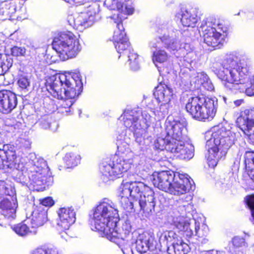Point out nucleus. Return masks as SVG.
<instances>
[{
  "instance_id": "0eeeda50",
  "label": "nucleus",
  "mask_w": 254,
  "mask_h": 254,
  "mask_svg": "<svg viewBox=\"0 0 254 254\" xmlns=\"http://www.w3.org/2000/svg\"><path fill=\"white\" fill-rule=\"evenodd\" d=\"M118 206L111 200L104 199L94 209L91 223L95 229L106 236L110 233L111 226H115L119 221Z\"/></svg>"
},
{
  "instance_id": "6ab92c4d",
  "label": "nucleus",
  "mask_w": 254,
  "mask_h": 254,
  "mask_svg": "<svg viewBox=\"0 0 254 254\" xmlns=\"http://www.w3.org/2000/svg\"><path fill=\"white\" fill-rule=\"evenodd\" d=\"M175 174L176 173L170 171L154 172L150 179L155 187L168 192L175 177Z\"/></svg>"
},
{
  "instance_id": "603ef678",
  "label": "nucleus",
  "mask_w": 254,
  "mask_h": 254,
  "mask_svg": "<svg viewBox=\"0 0 254 254\" xmlns=\"http://www.w3.org/2000/svg\"><path fill=\"white\" fill-rule=\"evenodd\" d=\"M202 86L208 91H211L214 89L213 85L209 79V78H208V80H207L202 85Z\"/></svg>"
},
{
  "instance_id": "8fccbe9b",
  "label": "nucleus",
  "mask_w": 254,
  "mask_h": 254,
  "mask_svg": "<svg viewBox=\"0 0 254 254\" xmlns=\"http://www.w3.org/2000/svg\"><path fill=\"white\" fill-rule=\"evenodd\" d=\"M41 203L42 205L45 206H51L54 204V201L51 197H48L43 199Z\"/></svg>"
},
{
  "instance_id": "2f4dec72",
  "label": "nucleus",
  "mask_w": 254,
  "mask_h": 254,
  "mask_svg": "<svg viewBox=\"0 0 254 254\" xmlns=\"http://www.w3.org/2000/svg\"><path fill=\"white\" fill-rule=\"evenodd\" d=\"M8 146L7 145H3V149H2L3 151V154H5L6 157V161L5 163H7L5 165L9 168H16V155L15 151L10 150H5V148H7Z\"/></svg>"
},
{
  "instance_id": "4c0bfd02",
  "label": "nucleus",
  "mask_w": 254,
  "mask_h": 254,
  "mask_svg": "<svg viewBox=\"0 0 254 254\" xmlns=\"http://www.w3.org/2000/svg\"><path fill=\"white\" fill-rule=\"evenodd\" d=\"M13 230L21 236H26L29 233L32 232V231L30 230L29 228L25 223H20L14 226Z\"/></svg>"
},
{
  "instance_id": "69168bd1",
  "label": "nucleus",
  "mask_w": 254,
  "mask_h": 254,
  "mask_svg": "<svg viewBox=\"0 0 254 254\" xmlns=\"http://www.w3.org/2000/svg\"><path fill=\"white\" fill-rule=\"evenodd\" d=\"M0 225H2V223H0Z\"/></svg>"
},
{
  "instance_id": "a211bd4d",
  "label": "nucleus",
  "mask_w": 254,
  "mask_h": 254,
  "mask_svg": "<svg viewBox=\"0 0 254 254\" xmlns=\"http://www.w3.org/2000/svg\"><path fill=\"white\" fill-rule=\"evenodd\" d=\"M191 189V185L187 174L177 172L168 192L174 195L185 194Z\"/></svg>"
},
{
  "instance_id": "20e7f679",
  "label": "nucleus",
  "mask_w": 254,
  "mask_h": 254,
  "mask_svg": "<svg viewBox=\"0 0 254 254\" xmlns=\"http://www.w3.org/2000/svg\"><path fill=\"white\" fill-rule=\"evenodd\" d=\"M128 138L123 134L117 136V151L112 160L104 162L100 166L104 181L120 178L131 167L133 163L132 152L128 142Z\"/></svg>"
},
{
  "instance_id": "c85d7f7f",
  "label": "nucleus",
  "mask_w": 254,
  "mask_h": 254,
  "mask_svg": "<svg viewBox=\"0 0 254 254\" xmlns=\"http://www.w3.org/2000/svg\"><path fill=\"white\" fill-rule=\"evenodd\" d=\"M174 225L179 231L183 232L184 236L190 238L193 235L192 230L190 228V223L183 216H179L174 219Z\"/></svg>"
},
{
  "instance_id": "79ce46f5",
  "label": "nucleus",
  "mask_w": 254,
  "mask_h": 254,
  "mask_svg": "<svg viewBox=\"0 0 254 254\" xmlns=\"http://www.w3.org/2000/svg\"><path fill=\"white\" fill-rule=\"evenodd\" d=\"M17 84L19 88L25 92L29 90L30 86V80L25 76L20 77L17 81Z\"/></svg>"
},
{
  "instance_id": "49530a36",
  "label": "nucleus",
  "mask_w": 254,
  "mask_h": 254,
  "mask_svg": "<svg viewBox=\"0 0 254 254\" xmlns=\"http://www.w3.org/2000/svg\"><path fill=\"white\" fill-rule=\"evenodd\" d=\"M207 75L203 72L197 73L196 76L195 77V82L198 84L201 85L208 80Z\"/></svg>"
},
{
  "instance_id": "6e6d98bb",
  "label": "nucleus",
  "mask_w": 254,
  "mask_h": 254,
  "mask_svg": "<svg viewBox=\"0 0 254 254\" xmlns=\"http://www.w3.org/2000/svg\"><path fill=\"white\" fill-rule=\"evenodd\" d=\"M3 151L0 148V169H2L5 165L4 164V161L2 158V155L3 154Z\"/></svg>"
},
{
  "instance_id": "cd10ccee",
  "label": "nucleus",
  "mask_w": 254,
  "mask_h": 254,
  "mask_svg": "<svg viewBox=\"0 0 254 254\" xmlns=\"http://www.w3.org/2000/svg\"><path fill=\"white\" fill-rule=\"evenodd\" d=\"M47 221V211L39 207L33 212L30 220L31 227L35 228L42 226Z\"/></svg>"
},
{
  "instance_id": "a19ab883",
  "label": "nucleus",
  "mask_w": 254,
  "mask_h": 254,
  "mask_svg": "<svg viewBox=\"0 0 254 254\" xmlns=\"http://www.w3.org/2000/svg\"><path fill=\"white\" fill-rule=\"evenodd\" d=\"M195 235L198 237L202 238L207 235L208 227L206 225L203 224L201 226V229H200L199 223L195 221Z\"/></svg>"
},
{
  "instance_id": "9b49d317",
  "label": "nucleus",
  "mask_w": 254,
  "mask_h": 254,
  "mask_svg": "<svg viewBox=\"0 0 254 254\" xmlns=\"http://www.w3.org/2000/svg\"><path fill=\"white\" fill-rule=\"evenodd\" d=\"M31 160L28 166L29 171L32 174L29 177L30 185L33 186V189L37 191H43L46 186L51 185L53 183V178L51 176L46 161L42 158H37L35 155H30Z\"/></svg>"
},
{
  "instance_id": "7c9ffc66",
  "label": "nucleus",
  "mask_w": 254,
  "mask_h": 254,
  "mask_svg": "<svg viewBox=\"0 0 254 254\" xmlns=\"http://www.w3.org/2000/svg\"><path fill=\"white\" fill-rule=\"evenodd\" d=\"M123 57L124 58H127V63L132 70L136 71L140 69V66L138 55L136 53L134 52L133 49L128 52L126 56Z\"/></svg>"
},
{
  "instance_id": "58836bf2",
  "label": "nucleus",
  "mask_w": 254,
  "mask_h": 254,
  "mask_svg": "<svg viewBox=\"0 0 254 254\" xmlns=\"http://www.w3.org/2000/svg\"><path fill=\"white\" fill-rule=\"evenodd\" d=\"M169 104L161 103L160 107L154 111V115L158 118H164L168 113Z\"/></svg>"
},
{
  "instance_id": "2eb2a0df",
  "label": "nucleus",
  "mask_w": 254,
  "mask_h": 254,
  "mask_svg": "<svg viewBox=\"0 0 254 254\" xmlns=\"http://www.w3.org/2000/svg\"><path fill=\"white\" fill-rule=\"evenodd\" d=\"M240 128L254 144V110H246L237 119Z\"/></svg>"
},
{
  "instance_id": "ea45409f",
  "label": "nucleus",
  "mask_w": 254,
  "mask_h": 254,
  "mask_svg": "<svg viewBox=\"0 0 254 254\" xmlns=\"http://www.w3.org/2000/svg\"><path fill=\"white\" fill-rule=\"evenodd\" d=\"M245 163L246 170L254 168V152H246L245 155Z\"/></svg>"
},
{
  "instance_id": "423d86ee",
  "label": "nucleus",
  "mask_w": 254,
  "mask_h": 254,
  "mask_svg": "<svg viewBox=\"0 0 254 254\" xmlns=\"http://www.w3.org/2000/svg\"><path fill=\"white\" fill-rule=\"evenodd\" d=\"M152 115H154V111L151 109L146 108L143 111L134 109L126 110L121 116L124 126L133 132L135 140L139 145L143 144V134L155 121Z\"/></svg>"
},
{
  "instance_id": "ddd939ff",
  "label": "nucleus",
  "mask_w": 254,
  "mask_h": 254,
  "mask_svg": "<svg viewBox=\"0 0 254 254\" xmlns=\"http://www.w3.org/2000/svg\"><path fill=\"white\" fill-rule=\"evenodd\" d=\"M203 41L208 46L220 48L225 42L227 28L218 22L203 20L199 27Z\"/></svg>"
},
{
  "instance_id": "c756f323",
  "label": "nucleus",
  "mask_w": 254,
  "mask_h": 254,
  "mask_svg": "<svg viewBox=\"0 0 254 254\" xmlns=\"http://www.w3.org/2000/svg\"><path fill=\"white\" fill-rule=\"evenodd\" d=\"M189 246L181 239H177L168 246L167 252L169 254H187L189 251Z\"/></svg>"
},
{
  "instance_id": "e433bc0d",
  "label": "nucleus",
  "mask_w": 254,
  "mask_h": 254,
  "mask_svg": "<svg viewBox=\"0 0 254 254\" xmlns=\"http://www.w3.org/2000/svg\"><path fill=\"white\" fill-rule=\"evenodd\" d=\"M176 234L172 231H165L161 233L159 235V242L160 244L167 245L168 242L172 241L175 242L176 240Z\"/></svg>"
},
{
  "instance_id": "f257e3e1",
  "label": "nucleus",
  "mask_w": 254,
  "mask_h": 254,
  "mask_svg": "<svg viewBox=\"0 0 254 254\" xmlns=\"http://www.w3.org/2000/svg\"><path fill=\"white\" fill-rule=\"evenodd\" d=\"M251 65V61L248 57L238 58L230 55L225 57L221 64H215L213 71L223 81L226 88L232 91H245L247 95L253 96H254V76L251 78L245 89L243 84Z\"/></svg>"
},
{
  "instance_id": "393cba45",
  "label": "nucleus",
  "mask_w": 254,
  "mask_h": 254,
  "mask_svg": "<svg viewBox=\"0 0 254 254\" xmlns=\"http://www.w3.org/2000/svg\"><path fill=\"white\" fill-rule=\"evenodd\" d=\"M154 95L159 103L170 104L173 99L172 89L165 84H160L155 88Z\"/></svg>"
},
{
  "instance_id": "de8ad7c7",
  "label": "nucleus",
  "mask_w": 254,
  "mask_h": 254,
  "mask_svg": "<svg viewBox=\"0 0 254 254\" xmlns=\"http://www.w3.org/2000/svg\"><path fill=\"white\" fill-rule=\"evenodd\" d=\"M233 245L237 248L242 247L245 246V239L239 237H235L233 239Z\"/></svg>"
},
{
  "instance_id": "1a4fd4ad",
  "label": "nucleus",
  "mask_w": 254,
  "mask_h": 254,
  "mask_svg": "<svg viewBox=\"0 0 254 254\" xmlns=\"http://www.w3.org/2000/svg\"><path fill=\"white\" fill-rule=\"evenodd\" d=\"M158 32L161 35L159 39L165 48L170 52H173L174 54L179 51L183 55L186 53L183 57L184 62L188 64L192 62L194 54L190 51L191 49L189 44L181 43L182 34L180 31L163 26L159 29Z\"/></svg>"
},
{
  "instance_id": "72a5a7b5",
  "label": "nucleus",
  "mask_w": 254,
  "mask_h": 254,
  "mask_svg": "<svg viewBox=\"0 0 254 254\" xmlns=\"http://www.w3.org/2000/svg\"><path fill=\"white\" fill-rule=\"evenodd\" d=\"M80 156L73 152L67 153L64 157V161L67 168L76 166L79 163Z\"/></svg>"
},
{
  "instance_id": "dca6fc26",
  "label": "nucleus",
  "mask_w": 254,
  "mask_h": 254,
  "mask_svg": "<svg viewBox=\"0 0 254 254\" xmlns=\"http://www.w3.org/2000/svg\"><path fill=\"white\" fill-rule=\"evenodd\" d=\"M105 4L111 9H117L119 13L114 14L112 19L114 20V23L117 24L118 22L122 24L123 19L127 18L126 16L132 14L134 11L133 7L129 4L127 2H119L116 0H106Z\"/></svg>"
},
{
  "instance_id": "f03ea898",
  "label": "nucleus",
  "mask_w": 254,
  "mask_h": 254,
  "mask_svg": "<svg viewBox=\"0 0 254 254\" xmlns=\"http://www.w3.org/2000/svg\"><path fill=\"white\" fill-rule=\"evenodd\" d=\"M120 196L124 208L134 212L133 204L128 197L138 200L140 209L147 217L153 213L156 204L153 190L141 182H123L120 188Z\"/></svg>"
},
{
  "instance_id": "13d9d810",
  "label": "nucleus",
  "mask_w": 254,
  "mask_h": 254,
  "mask_svg": "<svg viewBox=\"0 0 254 254\" xmlns=\"http://www.w3.org/2000/svg\"><path fill=\"white\" fill-rule=\"evenodd\" d=\"M201 254H217V252L214 250L202 252Z\"/></svg>"
},
{
  "instance_id": "4468645a",
  "label": "nucleus",
  "mask_w": 254,
  "mask_h": 254,
  "mask_svg": "<svg viewBox=\"0 0 254 254\" xmlns=\"http://www.w3.org/2000/svg\"><path fill=\"white\" fill-rule=\"evenodd\" d=\"M91 7H90L88 12H81L69 16L68 21L69 24L80 31L91 26L95 21V13H91Z\"/></svg>"
},
{
  "instance_id": "c9c22d12",
  "label": "nucleus",
  "mask_w": 254,
  "mask_h": 254,
  "mask_svg": "<svg viewBox=\"0 0 254 254\" xmlns=\"http://www.w3.org/2000/svg\"><path fill=\"white\" fill-rule=\"evenodd\" d=\"M168 59V55L164 50H156L153 51L152 60L154 63H163Z\"/></svg>"
},
{
  "instance_id": "f3484780",
  "label": "nucleus",
  "mask_w": 254,
  "mask_h": 254,
  "mask_svg": "<svg viewBox=\"0 0 254 254\" xmlns=\"http://www.w3.org/2000/svg\"><path fill=\"white\" fill-rule=\"evenodd\" d=\"M117 22V29L114 31L113 39L115 48L118 53L120 54V58L121 56H126L128 53L127 52L130 51L132 49L129 46V43L126 36L123 24Z\"/></svg>"
},
{
  "instance_id": "3c124183",
  "label": "nucleus",
  "mask_w": 254,
  "mask_h": 254,
  "mask_svg": "<svg viewBox=\"0 0 254 254\" xmlns=\"http://www.w3.org/2000/svg\"><path fill=\"white\" fill-rule=\"evenodd\" d=\"M0 187H1V192L7 195H10L9 188L5 186V183L4 181H0Z\"/></svg>"
},
{
  "instance_id": "7ed1b4c3",
  "label": "nucleus",
  "mask_w": 254,
  "mask_h": 254,
  "mask_svg": "<svg viewBox=\"0 0 254 254\" xmlns=\"http://www.w3.org/2000/svg\"><path fill=\"white\" fill-rule=\"evenodd\" d=\"M48 90L55 98L61 99V106L70 112V108L74 102L73 99L78 96L82 90L83 85L80 75L74 73L56 74L50 77L48 82Z\"/></svg>"
},
{
  "instance_id": "e2e57ef3",
  "label": "nucleus",
  "mask_w": 254,
  "mask_h": 254,
  "mask_svg": "<svg viewBox=\"0 0 254 254\" xmlns=\"http://www.w3.org/2000/svg\"><path fill=\"white\" fill-rule=\"evenodd\" d=\"M1 68H2V71H1V72L0 71V75H2V74H3V67H2V66H1Z\"/></svg>"
},
{
  "instance_id": "0e129e2a",
  "label": "nucleus",
  "mask_w": 254,
  "mask_h": 254,
  "mask_svg": "<svg viewBox=\"0 0 254 254\" xmlns=\"http://www.w3.org/2000/svg\"><path fill=\"white\" fill-rule=\"evenodd\" d=\"M122 251H123V252L124 253H125V252H124V251H123V249H122Z\"/></svg>"
},
{
  "instance_id": "412c9836",
  "label": "nucleus",
  "mask_w": 254,
  "mask_h": 254,
  "mask_svg": "<svg viewBox=\"0 0 254 254\" xmlns=\"http://www.w3.org/2000/svg\"><path fill=\"white\" fill-rule=\"evenodd\" d=\"M136 237V249L140 253H146L154 246V236L153 233L144 232L141 233L137 232L133 233Z\"/></svg>"
},
{
  "instance_id": "052dcab7",
  "label": "nucleus",
  "mask_w": 254,
  "mask_h": 254,
  "mask_svg": "<svg viewBox=\"0 0 254 254\" xmlns=\"http://www.w3.org/2000/svg\"><path fill=\"white\" fill-rule=\"evenodd\" d=\"M61 238H63L65 241L67 240L68 237L67 233L65 232H63L61 233Z\"/></svg>"
},
{
  "instance_id": "09e8293b",
  "label": "nucleus",
  "mask_w": 254,
  "mask_h": 254,
  "mask_svg": "<svg viewBox=\"0 0 254 254\" xmlns=\"http://www.w3.org/2000/svg\"><path fill=\"white\" fill-rule=\"evenodd\" d=\"M138 167L140 171H142L141 175L145 176L150 170L151 167L150 164L149 163H145V164H143V163L142 162L139 165Z\"/></svg>"
},
{
  "instance_id": "5fc2aeb1",
  "label": "nucleus",
  "mask_w": 254,
  "mask_h": 254,
  "mask_svg": "<svg viewBox=\"0 0 254 254\" xmlns=\"http://www.w3.org/2000/svg\"><path fill=\"white\" fill-rule=\"evenodd\" d=\"M250 178L254 182V168L246 170Z\"/></svg>"
},
{
  "instance_id": "aec40b11",
  "label": "nucleus",
  "mask_w": 254,
  "mask_h": 254,
  "mask_svg": "<svg viewBox=\"0 0 254 254\" xmlns=\"http://www.w3.org/2000/svg\"><path fill=\"white\" fill-rule=\"evenodd\" d=\"M118 224V223H117ZM110 233L106 234V237L110 241L119 245L120 241H124L125 239L131 232V225L129 220H126L122 224L121 229H118L117 224L115 226H111Z\"/></svg>"
},
{
  "instance_id": "f704fd0d",
  "label": "nucleus",
  "mask_w": 254,
  "mask_h": 254,
  "mask_svg": "<svg viewBox=\"0 0 254 254\" xmlns=\"http://www.w3.org/2000/svg\"><path fill=\"white\" fill-rule=\"evenodd\" d=\"M0 11L1 14L6 16H11L15 11V6L11 1L6 0L0 4Z\"/></svg>"
},
{
  "instance_id": "a18cd8bd",
  "label": "nucleus",
  "mask_w": 254,
  "mask_h": 254,
  "mask_svg": "<svg viewBox=\"0 0 254 254\" xmlns=\"http://www.w3.org/2000/svg\"><path fill=\"white\" fill-rule=\"evenodd\" d=\"M247 204L251 210L253 222L254 224V195L247 196L246 198Z\"/></svg>"
},
{
  "instance_id": "b1692460",
  "label": "nucleus",
  "mask_w": 254,
  "mask_h": 254,
  "mask_svg": "<svg viewBox=\"0 0 254 254\" xmlns=\"http://www.w3.org/2000/svg\"><path fill=\"white\" fill-rule=\"evenodd\" d=\"M17 203L15 196H10V199L4 198L0 203V212L7 219H14L16 216Z\"/></svg>"
},
{
  "instance_id": "864d4df0",
  "label": "nucleus",
  "mask_w": 254,
  "mask_h": 254,
  "mask_svg": "<svg viewBox=\"0 0 254 254\" xmlns=\"http://www.w3.org/2000/svg\"><path fill=\"white\" fill-rule=\"evenodd\" d=\"M158 40L157 39H153L149 42V47L153 51V49H156L157 48Z\"/></svg>"
},
{
  "instance_id": "5701e85b",
  "label": "nucleus",
  "mask_w": 254,
  "mask_h": 254,
  "mask_svg": "<svg viewBox=\"0 0 254 254\" xmlns=\"http://www.w3.org/2000/svg\"><path fill=\"white\" fill-rule=\"evenodd\" d=\"M58 214L57 225L62 230H68L75 221V212L72 208H61L58 210Z\"/></svg>"
},
{
  "instance_id": "bb28decb",
  "label": "nucleus",
  "mask_w": 254,
  "mask_h": 254,
  "mask_svg": "<svg viewBox=\"0 0 254 254\" xmlns=\"http://www.w3.org/2000/svg\"><path fill=\"white\" fill-rule=\"evenodd\" d=\"M178 17H181V21L185 27H194L198 20V17L194 11L191 10H182Z\"/></svg>"
},
{
  "instance_id": "4be33fe9",
  "label": "nucleus",
  "mask_w": 254,
  "mask_h": 254,
  "mask_svg": "<svg viewBox=\"0 0 254 254\" xmlns=\"http://www.w3.org/2000/svg\"><path fill=\"white\" fill-rule=\"evenodd\" d=\"M17 99L15 93L9 90L0 91V112L10 113L17 106Z\"/></svg>"
},
{
  "instance_id": "37998d69",
  "label": "nucleus",
  "mask_w": 254,
  "mask_h": 254,
  "mask_svg": "<svg viewBox=\"0 0 254 254\" xmlns=\"http://www.w3.org/2000/svg\"><path fill=\"white\" fill-rule=\"evenodd\" d=\"M31 254H58V252L55 249L38 248L34 250Z\"/></svg>"
},
{
  "instance_id": "a878e982",
  "label": "nucleus",
  "mask_w": 254,
  "mask_h": 254,
  "mask_svg": "<svg viewBox=\"0 0 254 254\" xmlns=\"http://www.w3.org/2000/svg\"><path fill=\"white\" fill-rule=\"evenodd\" d=\"M153 146L157 150H163L166 149L171 153L176 154L177 157H179V152L178 151L179 150H177L175 147V143L171 141L167 134L165 138L158 137L154 141Z\"/></svg>"
},
{
  "instance_id": "c03bdc74",
  "label": "nucleus",
  "mask_w": 254,
  "mask_h": 254,
  "mask_svg": "<svg viewBox=\"0 0 254 254\" xmlns=\"http://www.w3.org/2000/svg\"><path fill=\"white\" fill-rule=\"evenodd\" d=\"M11 53L15 57L25 56L26 49L23 47L14 46L11 49Z\"/></svg>"
},
{
  "instance_id": "6e6552de",
  "label": "nucleus",
  "mask_w": 254,
  "mask_h": 254,
  "mask_svg": "<svg viewBox=\"0 0 254 254\" xmlns=\"http://www.w3.org/2000/svg\"><path fill=\"white\" fill-rule=\"evenodd\" d=\"M166 133L171 141L175 143V147L179 150V157L182 159H190L194 155L193 146L186 141V122L184 120H169L166 122Z\"/></svg>"
},
{
  "instance_id": "9d476101",
  "label": "nucleus",
  "mask_w": 254,
  "mask_h": 254,
  "mask_svg": "<svg viewBox=\"0 0 254 254\" xmlns=\"http://www.w3.org/2000/svg\"><path fill=\"white\" fill-rule=\"evenodd\" d=\"M217 101L215 99L203 96L190 98L186 105L187 112L198 121L212 120L215 115Z\"/></svg>"
},
{
  "instance_id": "473e14b6",
  "label": "nucleus",
  "mask_w": 254,
  "mask_h": 254,
  "mask_svg": "<svg viewBox=\"0 0 254 254\" xmlns=\"http://www.w3.org/2000/svg\"><path fill=\"white\" fill-rule=\"evenodd\" d=\"M40 126L44 129H49L53 132L57 131L58 127V123L53 121L51 118L47 116L43 117L40 121Z\"/></svg>"
},
{
  "instance_id": "bf43d9fd",
  "label": "nucleus",
  "mask_w": 254,
  "mask_h": 254,
  "mask_svg": "<svg viewBox=\"0 0 254 254\" xmlns=\"http://www.w3.org/2000/svg\"><path fill=\"white\" fill-rule=\"evenodd\" d=\"M244 102L243 99L237 100L234 102V104L236 106L238 107L240 106Z\"/></svg>"
},
{
  "instance_id": "39448f33",
  "label": "nucleus",
  "mask_w": 254,
  "mask_h": 254,
  "mask_svg": "<svg viewBox=\"0 0 254 254\" xmlns=\"http://www.w3.org/2000/svg\"><path fill=\"white\" fill-rule=\"evenodd\" d=\"M236 134L225 127H215L206 133V157L210 167L214 168L219 159L234 143Z\"/></svg>"
},
{
  "instance_id": "4d7b16f0",
  "label": "nucleus",
  "mask_w": 254,
  "mask_h": 254,
  "mask_svg": "<svg viewBox=\"0 0 254 254\" xmlns=\"http://www.w3.org/2000/svg\"><path fill=\"white\" fill-rule=\"evenodd\" d=\"M76 5L83 4L87 2H89L90 0H71Z\"/></svg>"
},
{
  "instance_id": "680f3d73",
  "label": "nucleus",
  "mask_w": 254,
  "mask_h": 254,
  "mask_svg": "<svg viewBox=\"0 0 254 254\" xmlns=\"http://www.w3.org/2000/svg\"><path fill=\"white\" fill-rule=\"evenodd\" d=\"M20 182L23 185H26V180H24V178L23 179V180L22 181H20Z\"/></svg>"
},
{
  "instance_id": "f8f14e48",
  "label": "nucleus",
  "mask_w": 254,
  "mask_h": 254,
  "mask_svg": "<svg viewBox=\"0 0 254 254\" xmlns=\"http://www.w3.org/2000/svg\"><path fill=\"white\" fill-rule=\"evenodd\" d=\"M52 46L63 61L76 57L81 50L78 39L69 31L62 33L55 37Z\"/></svg>"
}]
</instances>
